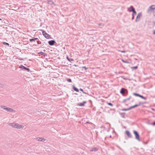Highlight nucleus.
Segmentation results:
<instances>
[{
  "label": "nucleus",
  "mask_w": 155,
  "mask_h": 155,
  "mask_svg": "<svg viewBox=\"0 0 155 155\" xmlns=\"http://www.w3.org/2000/svg\"><path fill=\"white\" fill-rule=\"evenodd\" d=\"M108 105H109L110 106H113V104L111 103H108Z\"/></svg>",
  "instance_id": "nucleus-26"
},
{
  "label": "nucleus",
  "mask_w": 155,
  "mask_h": 155,
  "mask_svg": "<svg viewBox=\"0 0 155 155\" xmlns=\"http://www.w3.org/2000/svg\"><path fill=\"white\" fill-rule=\"evenodd\" d=\"M82 68H83L85 70H86L87 69V68H86L85 66L83 67Z\"/></svg>",
  "instance_id": "nucleus-27"
},
{
  "label": "nucleus",
  "mask_w": 155,
  "mask_h": 155,
  "mask_svg": "<svg viewBox=\"0 0 155 155\" xmlns=\"http://www.w3.org/2000/svg\"><path fill=\"white\" fill-rule=\"evenodd\" d=\"M55 42V41L54 40H51L49 41L48 42L49 45H53Z\"/></svg>",
  "instance_id": "nucleus-4"
},
{
  "label": "nucleus",
  "mask_w": 155,
  "mask_h": 155,
  "mask_svg": "<svg viewBox=\"0 0 155 155\" xmlns=\"http://www.w3.org/2000/svg\"><path fill=\"white\" fill-rule=\"evenodd\" d=\"M80 90L81 91H82V92H83V90L81 88V89H80Z\"/></svg>",
  "instance_id": "nucleus-32"
},
{
  "label": "nucleus",
  "mask_w": 155,
  "mask_h": 155,
  "mask_svg": "<svg viewBox=\"0 0 155 155\" xmlns=\"http://www.w3.org/2000/svg\"><path fill=\"white\" fill-rule=\"evenodd\" d=\"M0 20H2V19L0 18Z\"/></svg>",
  "instance_id": "nucleus-37"
},
{
  "label": "nucleus",
  "mask_w": 155,
  "mask_h": 155,
  "mask_svg": "<svg viewBox=\"0 0 155 155\" xmlns=\"http://www.w3.org/2000/svg\"><path fill=\"white\" fill-rule=\"evenodd\" d=\"M134 133L136 139L139 141H140V136L137 132L135 130L134 131Z\"/></svg>",
  "instance_id": "nucleus-3"
},
{
  "label": "nucleus",
  "mask_w": 155,
  "mask_h": 155,
  "mask_svg": "<svg viewBox=\"0 0 155 155\" xmlns=\"http://www.w3.org/2000/svg\"><path fill=\"white\" fill-rule=\"evenodd\" d=\"M48 4L51 5H54V2H53L52 1H48Z\"/></svg>",
  "instance_id": "nucleus-14"
},
{
  "label": "nucleus",
  "mask_w": 155,
  "mask_h": 155,
  "mask_svg": "<svg viewBox=\"0 0 155 155\" xmlns=\"http://www.w3.org/2000/svg\"><path fill=\"white\" fill-rule=\"evenodd\" d=\"M140 97L141 98L144 100L146 99V98L145 97H144L142 95H140Z\"/></svg>",
  "instance_id": "nucleus-23"
},
{
  "label": "nucleus",
  "mask_w": 155,
  "mask_h": 155,
  "mask_svg": "<svg viewBox=\"0 0 155 155\" xmlns=\"http://www.w3.org/2000/svg\"><path fill=\"white\" fill-rule=\"evenodd\" d=\"M141 16V15L138 14L137 16L136 20L137 19H139Z\"/></svg>",
  "instance_id": "nucleus-16"
},
{
  "label": "nucleus",
  "mask_w": 155,
  "mask_h": 155,
  "mask_svg": "<svg viewBox=\"0 0 155 155\" xmlns=\"http://www.w3.org/2000/svg\"><path fill=\"white\" fill-rule=\"evenodd\" d=\"M86 103V101H84L82 103H80L79 104H78V105L79 106H83Z\"/></svg>",
  "instance_id": "nucleus-5"
},
{
  "label": "nucleus",
  "mask_w": 155,
  "mask_h": 155,
  "mask_svg": "<svg viewBox=\"0 0 155 155\" xmlns=\"http://www.w3.org/2000/svg\"><path fill=\"white\" fill-rule=\"evenodd\" d=\"M132 9H133V11L132 12H133V18L134 17V15H136V11H135L134 8H132Z\"/></svg>",
  "instance_id": "nucleus-11"
},
{
  "label": "nucleus",
  "mask_w": 155,
  "mask_h": 155,
  "mask_svg": "<svg viewBox=\"0 0 155 155\" xmlns=\"http://www.w3.org/2000/svg\"><path fill=\"white\" fill-rule=\"evenodd\" d=\"M7 111L10 112H13V110L11 108H4Z\"/></svg>",
  "instance_id": "nucleus-8"
},
{
  "label": "nucleus",
  "mask_w": 155,
  "mask_h": 155,
  "mask_svg": "<svg viewBox=\"0 0 155 155\" xmlns=\"http://www.w3.org/2000/svg\"><path fill=\"white\" fill-rule=\"evenodd\" d=\"M125 134L127 135L128 137H131V135L129 131H126L125 132Z\"/></svg>",
  "instance_id": "nucleus-6"
},
{
  "label": "nucleus",
  "mask_w": 155,
  "mask_h": 155,
  "mask_svg": "<svg viewBox=\"0 0 155 155\" xmlns=\"http://www.w3.org/2000/svg\"><path fill=\"white\" fill-rule=\"evenodd\" d=\"M67 81L68 82H71V79H68L67 80Z\"/></svg>",
  "instance_id": "nucleus-24"
},
{
  "label": "nucleus",
  "mask_w": 155,
  "mask_h": 155,
  "mask_svg": "<svg viewBox=\"0 0 155 155\" xmlns=\"http://www.w3.org/2000/svg\"><path fill=\"white\" fill-rule=\"evenodd\" d=\"M121 61H122L123 62H124V63H129V62L128 61H124V60H121Z\"/></svg>",
  "instance_id": "nucleus-21"
},
{
  "label": "nucleus",
  "mask_w": 155,
  "mask_h": 155,
  "mask_svg": "<svg viewBox=\"0 0 155 155\" xmlns=\"http://www.w3.org/2000/svg\"><path fill=\"white\" fill-rule=\"evenodd\" d=\"M97 150V148H93L91 151H96Z\"/></svg>",
  "instance_id": "nucleus-20"
},
{
  "label": "nucleus",
  "mask_w": 155,
  "mask_h": 155,
  "mask_svg": "<svg viewBox=\"0 0 155 155\" xmlns=\"http://www.w3.org/2000/svg\"><path fill=\"white\" fill-rule=\"evenodd\" d=\"M126 90L124 88H122L121 89V91H120V93H121L122 94H124V93H125V91Z\"/></svg>",
  "instance_id": "nucleus-7"
},
{
  "label": "nucleus",
  "mask_w": 155,
  "mask_h": 155,
  "mask_svg": "<svg viewBox=\"0 0 155 155\" xmlns=\"http://www.w3.org/2000/svg\"><path fill=\"white\" fill-rule=\"evenodd\" d=\"M132 8H134L132 6H131L129 8H128V10L129 12H131L132 11Z\"/></svg>",
  "instance_id": "nucleus-12"
},
{
  "label": "nucleus",
  "mask_w": 155,
  "mask_h": 155,
  "mask_svg": "<svg viewBox=\"0 0 155 155\" xmlns=\"http://www.w3.org/2000/svg\"><path fill=\"white\" fill-rule=\"evenodd\" d=\"M141 95H140V94H138V97H140V96Z\"/></svg>",
  "instance_id": "nucleus-34"
},
{
  "label": "nucleus",
  "mask_w": 155,
  "mask_h": 155,
  "mask_svg": "<svg viewBox=\"0 0 155 155\" xmlns=\"http://www.w3.org/2000/svg\"><path fill=\"white\" fill-rule=\"evenodd\" d=\"M154 16H155V12L154 13Z\"/></svg>",
  "instance_id": "nucleus-35"
},
{
  "label": "nucleus",
  "mask_w": 155,
  "mask_h": 155,
  "mask_svg": "<svg viewBox=\"0 0 155 155\" xmlns=\"http://www.w3.org/2000/svg\"><path fill=\"white\" fill-rule=\"evenodd\" d=\"M3 44H4V45H8V43H7L6 42H4L3 43Z\"/></svg>",
  "instance_id": "nucleus-28"
},
{
  "label": "nucleus",
  "mask_w": 155,
  "mask_h": 155,
  "mask_svg": "<svg viewBox=\"0 0 155 155\" xmlns=\"http://www.w3.org/2000/svg\"><path fill=\"white\" fill-rule=\"evenodd\" d=\"M24 69H25V70H28V71H29V69H28V68L23 66H22V67Z\"/></svg>",
  "instance_id": "nucleus-22"
},
{
  "label": "nucleus",
  "mask_w": 155,
  "mask_h": 155,
  "mask_svg": "<svg viewBox=\"0 0 155 155\" xmlns=\"http://www.w3.org/2000/svg\"><path fill=\"white\" fill-rule=\"evenodd\" d=\"M152 124L153 125H155V122H154V123H153Z\"/></svg>",
  "instance_id": "nucleus-33"
},
{
  "label": "nucleus",
  "mask_w": 155,
  "mask_h": 155,
  "mask_svg": "<svg viewBox=\"0 0 155 155\" xmlns=\"http://www.w3.org/2000/svg\"><path fill=\"white\" fill-rule=\"evenodd\" d=\"M152 110H154V109H153V108H152Z\"/></svg>",
  "instance_id": "nucleus-36"
},
{
  "label": "nucleus",
  "mask_w": 155,
  "mask_h": 155,
  "mask_svg": "<svg viewBox=\"0 0 155 155\" xmlns=\"http://www.w3.org/2000/svg\"><path fill=\"white\" fill-rule=\"evenodd\" d=\"M138 94H134V95L136 96H138Z\"/></svg>",
  "instance_id": "nucleus-31"
},
{
  "label": "nucleus",
  "mask_w": 155,
  "mask_h": 155,
  "mask_svg": "<svg viewBox=\"0 0 155 155\" xmlns=\"http://www.w3.org/2000/svg\"><path fill=\"white\" fill-rule=\"evenodd\" d=\"M38 141H44L45 140V139L44 138H38Z\"/></svg>",
  "instance_id": "nucleus-10"
},
{
  "label": "nucleus",
  "mask_w": 155,
  "mask_h": 155,
  "mask_svg": "<svg viewBox=\"0 0 155 155\" xmlns=\"http://www.w3.org/2000/svg\"><path fill=\"white\" fill-rule=\"evenodd\" d=\"M11 126L13 127L17 128L18 129L22 128L23 127V126H21L20 125L16 124H11Z\"/></svg>",
  "instance_id": "nucleus-1"
},
{
  "label": "nucleus",
  "mask_w": 155,
  "mask_h": 155,
  "mask_svg": "<svg viewBox=\"0 0 155 155\" xmlns=\"http://www.w3.org/2000/svg\"><path fill=\"white\" fill-rule=\"evenodd\" d=\"M42 34L46 38L49 39L51 38V36L46 33L45 31L42 32Z\"/></svg>",
  "instance_id": "nucleus-2"
},
{
  "label": "nucleus",
  "mask_w": 155,
  "mask_h": 155,
  "mask_svg": "<svg viewBox=\"0 0 155 155\" xmlns=\"http://www.w3.org/2000/svg\"><path fill=\"white\" fill-rule=\"evenodd\" d=\"M139 105H138V104H136L135 105H134V106H132L130 108V109H131L132 108H134L135 107H137Z\"/></svg>",
  "instance_id": "nucleus-18"
},
{
  "label": "nucleus",
  "mask_w": 155,
  "mask_h": 155,
  "mask_svg": "<svg viewBox=\"0 0 155 155\" xmlns=\"http://www.w3.org/2000/svg\"><path fill=\"white\" fill-rule=\"evenodd\" d=\"M67 58L70 61H73V59H72V58H69L68 57H67Z\"/></svg>",
  "instance_id": "nucleus-17"
},
{
  "label": "nucleus",
  "mask_w": 155,
  "mask_h": 155,
  "mask_svg": "<svg viewBox=\"0 0 155 155\" xmlns=\"http://www.w3.org/2000/svg\"><path fill=\"white\" fill-rule=\"evenodd\" d=\"M120 51V52H122V53H125L126 52V51Z\"/></svg>",
  "instance_id": "nucleus-29"
},
{
  "label": "nucleus",
  "mask_w": 155,
  "mask_h": 155,
  "mask_svg": "<svg viewBox=\"0 0 155 155\" xmlns=\"http://www.w3.org/2000/svg\"><path fill=\"white\" fill-rule=\"evenodd\" d=\"M130 109V108L129 109H123L122 110L123 111H127V110H129Z\"/></svg>",
  "instance_id": "nucleus-25"
},
{
  "label": "nucleus",
  "mask_w": 155,
  "mask_h": 155,
  "mask_svg": "<svg viewBox=\"0 0 155 155\" xmlns=\"http://www.w3.org/2000/svg\"><path fill=\"white\" fill-rule=\"evenodd\" d=\"M39 54H41V55H42L44 54V53L43 52H40V53H39Z\"/></svg>",
  "instance_id": "nucleus-30"
},
{
  "label": "nucleus",
  "mask_w": 155,
  "mask_h": 155,
  "mask_svg": "<svg viewBox=\"0 0 155 155\" xmlns=\"http://www.w3.org/2000/svg\"><path fill=\"white\" fill-rule=\"evenodd\" d=\"M150 10H154L155 9V5H151L150 7Z\"/></svg>",
  "instance_id": "nucleus-9"
},
{
  "label": "nucleus",
  "mask_w": 155,
  "mask_h": 155,
  "mask_svg": "<svg viewBox=\"0 0 155 155\" xmlns=\"http://www.w3.org/2000/svg\"><path fill=\"white\" fill-rule=\"evenodd\" d=\"M38 39L37 38H35L33 39H30L29 40L30 41H35V40H38Z\"/></svg>",
  "instance_id": "nucleus-15"
},
{
  "label": "nucleus",
  "mask_w": 155,
  "mask_h": 155,
  "mask_svg": "<svg viewBox=\"0 0 155 155\" xmlns=\"http://www.w3.org/2000/svg\"><path fill=\"white\" fill-rule=\"evenodd\" d=\"M73 89L74 91H76L77 92H78L79 91L78 89L77 88L75 87L74 86H73Z\"/></svg>",
  "instance_id": "nucleus-13"
},
{
  "label": "nucleus",
  "mask_w": 155,
  "mask_h": 155,
  "mask_svg": "<svg viewBox=\"0 0 155 155\" xmlns=\"http://www.w3.org/2000/svg\"><path fill=\"white\" fill-rule=\"evenodd\" d=\"M137 68V66H136L135 67H131V68L132 69H136Z\"/></svg>",
  "instance_id": "nucleus-19"
}]
</instances>
